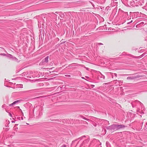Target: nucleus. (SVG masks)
Returning <instances> with one entry per match:
<instances>
[{
	"label": "nucleus",
	"instance_id": "f3484780",
	"mask_svg": "<svg viewBox=\"0 0 147 147\" xmlns=\"http://www.w3.org/2000/svg\"><path fill=\"white\" fill-rule=\"evenodd\" d=\"M7 55L5 53H2V55L4 56H7Z\"/></svg>",
	"mask_w": 147,
	"mask_h": 147
},
{
	"label": "nucleus",
	"instance_id": "72a5a7b5",
	"mask_svg": "<svg viewBox=\"0 0 147 147\" xmlns=\"http://www.w3.org/2000/svg\"><path fill=\"white\" fill-rule=\"evenodd\" d=\"M117 81V80H114V81Z\"/></svg>",
	"mask_w": 147,
	"mask_h": 147
},
{
	"label": "nucleus",
	"instance_id": "39448f33",
	"mask_svg": "<svg viewBox=\"0 0 147 147\" xmlns=\"http://www.w3.org/2000/svg\"><path fill=\"white\" fill-rule=\"evenodd\" d=\"M37 90L36 89H33L32 90H30L28 91H23L24 92H27L28 93H32L36 92V91Z\"/></svg>",
	"mask_w": 147,
	"mask_h": 147
},
{
	"label": "nucleus",
	"instance_id": "e433bc0d",
	"mask_svg": "<svg viewBox=\"0 0 147 147\" xmlns=\"http://www.w3.org/2000/svg\"><path fill=\"white\" fill-rule=\"evenodd\" d=\"M146 125H147V122L146 123Z\"/></svg>",
	"mask_w": 147,
	"mask_h": 147
},
{
	"label": "nucleus",
	"instance_id": "9b49d317",
	"mask_svg": "<svg viewBox=\"0 0 147 147\" xmlns=\"http://www.w3.org/2000/svg\"><path fill=\"white\" fill-rule=\"evenodd\" d=\"M80 117L82 118V119H84L85 120H86V119H87V118L84 117L83 116H82V115H80Z\"/></svg>",
	"mask_w": 147,
	"mask_h": 147
},
{
	"label": "nucleus",
	"instance_id": "473e14b6",
	"mask_svg": "<svg viewBox=\"0 0 147 147\" xmlns=\"http://www.w3.org/2000/svg\"><path fill=\"white\" fill-rule=\"evenodd\" d=\"M18 125V124H16L15 125V126L17 125Z\"/></svg>",
	"mask_w": 147,
	"mask_h": 147
},
{
	"label": "nucleus",
	"instance_id": "f704fd0d",
	"mask_svg": "<svg viewBox=\"0 0 147 147\" xmlns=\"http://www.w3.org/2000/svg\"><path fill=\"white\" fill-rule=\"evenodd\" d=\"M56 13H57V12H56Z\"/></svg>",
	"mask_w": 147,
	"mask_h": 147
},
{
	"label": "nucleus",
	"instance_id": "7c9ffc66",
	"mask_svg": "<svg viewBox=\"0 0 147 147\" xmlns=\"http://www.w3.org/2000/svg\"><path fill=\"white\" fill-rule=\"evenodd\" d=\"M11 122H12V123H14L15 122L14 121H12Z\"/></svg>",
	"mask_w": 147,
	"mask_h": 147
},
{
	"label": "nucleus",
	"instance_id": "f8f14e48",
	"mask_svg": "<svg viewBox=\"0 0 147 147\" xmlns=\"http://www.w3.org/2000/svg\"><path fill=\"white\" fill-rule=\"evenodd\" d=\"M117 82L119 84H120V83H123V81L122 80H118Z\"/></svg>",
	"mask_w": 147,
	"mask_h": 147
},
{
	"label": "nucleus",
	"instance_id": "f257e3e1",
	"mask_svg": "<svg viewBox=\"0 0 147 147\" xmlns=\"http://www.w3.org/2000/svg\"><path fill=\"white\" fill-rule=\"evenodd\" d=\"M126 126L123 125L113 124L106 127L107 129L111 131H116L121 128H124Z\"/></svg>",
	"mask_w": 147,
	"mask_h": 147
},
{
	"label": "nucleus",
	"instance_id": "a878e982",
	"mask_svg": "<svg viewBox=\"0 0 147 147\" xmlns=\"http://www.w3.org/2000/svg\"><path fill=\"white\" fill-rule=\"evenodd\" d=\"M17 119H18V120H20V117H18L17 118Z\"/></svg>",
	"mask_w": 147,
	"mask_h": 147
},
{
	"label": "nucleus",
	"instance_id": "c756f323",
	"mask_svg": "<svg viewBox=\"0 0 147 147\" xmlns=\"http://www.w3.org/2000/svg\"><path fill=\"white\" fill-rule=\"evenodd\" d=\"M82 79H84V77H82Z\"/></svg>",
	"mask_w": 147,
	"mask_h": 147
},
{
	"label": "nucleus",
	"instance_id": "393cba45",
	"mask_svg": "<svg viewBox=\"0 0 147 147\" xmlns=\"http://www.w3.org/2000/svg\"><path fill=\"white\" fill-rule=\"evenodd\" d=\"M5 107V105H4V104L2 106V108H4Z\"/></svg>",
	"mask_w": 147,
	"mask_h": 147
},
{
	"label": "nucleus",
	"instance_id": "20e7f679",
	"mask_svg": "<svg viewBox=\"0 0 147 147\" xmlns=\"http://www.w3.org/2000/svg\"><path fill=\"white\" fill-rule=\"evenodd\" d=\"M7 57L13 60H16L17 59L15 57H14L11 55L8 54L7 55Z\"/></svg>",
	"mask_w": 147,
	"mask_h": 147
},
{
	"label": "nucleus",
	"instance_id": "4be33fe9",
	"mask_svg": "<svg viewBox=\"0 0 147 147\" xmlns=\"http://www.w3.org/2000/svg\"><path fill=\"white\" fill-rule=\"evenodd\" d=\"M102 78L103 79H105V76L103 75L102 76Z\"/></svg>",
	"mask_w": 147,
	"mask_h": 147
},
{
	"label": "nucleus",
	"instance_id": "dca6fc26",
	"mask_svg": "<svg viewBox=\"0 0 147 147\" xmlns=\"http://www.w3.org/2000/svg\"><path fill=\"white\" fill-rule=\"evenodd\" d=\"M65 76L66 77H71L70 75H65Z\"/></svg>",
	"mask_w": 147,
	"mask_h": 147
},
{
	"label": "nucleus",
	"instance_id": "b1692460",
	"mask_svg": "<svg viewBox=\"0 0 147 147\" xmlns=\"http://www.w3.org/2000/svg\"><path fill=\"white\" fill-rule=\"evenodd\" d=\"M86 120L88 121H90V119H87V118L86 119Z\"/></svg>",
	"mask_w": 147,
	"mask_h": 147
},
{
	"label": "nucleus",
	"instance_id": "6e6552de",
	"mask_svg": "<svg viewBox=\"0 0 147 147\" xmlns=\"http://www.w3.org/2000/svg\"><path fill=\"white\" fill-rule=\"evenodd\" d=\"M49 58V56H47V57H46L44 59H43L42 60V63L46 62V63H47L48 62V61Z\"/></svg>",
	"mask_w": 147,
	"mask_h": 147
},
{
	"label": "nucleus",
	"instance_id": "6ab92c4d",
	"mask_svg": "<svg viewBox=\"0 0 147 147\" xmlns=\"http://www.w3.org/2000/svg\"><path fill=\"white\" fill-rule=\"evenodd\" d=\"M98 44L99 45H102L103 44L101 43H98Z\"/></svg>",
	"mask_w": 147,
	"mask_h": 147
},
{
	"label": "nucleus",
	"instance_id": "9d476101",
	"mask_svg": "<svg viewBox=\"0 0 147 147\" xmlns=\"http://www.w3.org/2000/svg\"><path fill=\"white\" fill-rule=\"evenodd\" d=\"M144 22H141L140 23H138L137 24V25H140V26H142L144 24Z\"/></svg>",
	"mask_w": 147,
	"mask_h": 147
},
{
	"label": "nucleus",
	"instance_id": "4468645a",
	"mask_svg": "<svg viewBox=\"0 0 147 147\" xmlns=\"http://www.w3.org/2000/svg\"><path fill=\"white\" fill-rule=\"evenodd\" d=\"M85 137H86V136H82V137L79 138L78 139H83V138Z\"/></svg>",
	"mask_w": 147,
	"mask_h": 147
},
{
	"label": "nucleus",
	"instance_id": "c9c22d12",
	"mask_svg": "<svg viewBox=\"0 0 147 147\" xmlns=\"http://www.w3.org/2000/svg\"><path fill=\"white\" fill-rule=\"evenodd\" d=\"M86 78H89V77H86Z\"/></svg>",
	"mask_w": 147,
	"mask_h": 147
},
{
	"label": "nucleus",
	"instance_id": "bb28decb",
	"mask_svg": "<svg viewBox=\"0 0 147 147\" xmlns=\"http://www.w3.org/2000/svg\"><path fill=\"white\" fill-rule=\"evenodd\" d=\"M113 73H112V74H111L112 77V78H113Z\"/></svg>",
	"mask_w": 147,
	"mask_h": 147
},
{
	"label": "nucleus",
	"instance_id": "f03ea898",
	"mask_svg": "<svg viewBox=\"0 0 147 147\" xmlns=\"http://www.w3.org/2000/svg\"><path fill=\"white\" fill-rule=\"evenodd\" d=\"M123 76H126L128 75H130L131 76L128 77L127 78V80H133L137 78H139V76H133L132 75L130 74H124Z\"/></svg>",
	"mask_w": 147,
	"mask_h": 147
},
{
	"label": "nucleus",
	"instance_id": "1a4fd4ad",
	"mask_svg": "<svg viewBox=\"0 0 147 147\" xmlns=\"http://www.w3.org/2000/svg\"><path fill=\"white\" fill-rule=\"evenodd\" d=\"M22 101V100H16V101H15L14 102V103H15V104H16L18 103H19V102H20V101Z\"/></svg>",
	"mask_w": 147,
	"mask_h": 147
},
{
	"label": "nucleus",
	"instance_id": "2f4dec72",
	"mask_svg": "<svg viewBox=\"0 0 147 147\" xmlns=\"http://www.w3.org/2000/svg\"><path fill=\"white\" fill-rule=\"evenodd\" d=\"M2 53L0 54V55H2Z\"/></svg>",
	"mask_w": 147,
	"mask_h": 147
},
{
	"label": "nucleus",
	"instance_id": "2eb2a0df",
	"mask_svg": "<svg viewBox=\"0 0 147 147\" xmlns=\"http://www.w3.org/2000/svg\"><path fill=\"white\" fill-rule=\"evenodd\" d=\"M83 123L84 124H88V123L86 121H84V122H83Z\"/></svg>",
	"mask_w": 147,
	"mask_h": 147
},
{
	"label": "nucleus",
	"instance_id": "c85d7f7f",
	"mask_svg": "<svg viewBox=\"0 0 147 147\" xmlns=\"http://www.w3.org/2000/svg\"><path fill=\"white\" fill-rule=\"evenodd\" d=\"M21 120H23V117H21Z\"/></svg>",
	"mask_w": 147,
	"mask_h": 147
},
{
	"label": "nucleus",
	"instance_id": "cd10ccee",
	"mask_svg": "<svg viewBox=\"0 0 147 147\" xmlns=\"http://www.w3.org/2000/svg\"><path fill=\"white\" fill-rule=\"evenodd\" d=\"M125 14H127V15H128L127 12H125Z\"/></svg>",
	"mask_w": 147,
	"mask_h": 147
},
{
	"label": "nucleus",
	"instance_id": "0eeeda50",
	"mask_svg": "<svg viewBox=\"0 0 147 147\" xmlns=\"http://www.w3.org/2000/svg\"><path fill=\"white\" fill-rule=\"evenodd\" d=\"M145 55V54L144 53H143L141 55L139 56L136 57H135L134 56H133V55H129V56H131L132 57L135 58H140L144 56Z\"/></svg>",
	"mask_w": 147,
	"mask_h": 147
},
{
	"label": "nucleus",
	"instance_id": "aec40b11",
	"mask_svg": "<svg viewBox=\"0 0 147 147\" xmlns=\"http://www.w3.org/2000/svg\"><path fill=\"white\" fill-rule=\"evenodd\" d=\"M114 75H115V76L116 77H117V74H116V73H114Z\"/></svg>",
	"mask_w": 147,
	"mask_h": 147
},
{
	"label": "nucleus",
	"instance_id": "4c0bfd02",
	"mask_svg": "<svg viewBox=\"0 0 147 147\" xmlns=\"http://www.w3.org/2000/svg\"><path fill=\"white\" fill-rule=\"evenodd\" d=\"M141 1V0H140L139 1Z\"/></svg>",
	"mask_w": 147,
	"mask_h": 147
},
{
	"label": "nucleus",
	"instance_id": "7ed1b4c3",
	"mask_svg": "<svg viewBox=\"0 0 147 147\" xmlns=\"http://www.w3.org/2000/svg\"><path fill=\"white\" fill-rule=\"evenodd\" d=\"M136 104H139L140 105H141V106L143 105L138 100H135L131 103V105L133 107H134V105H135Z\"/></svg>",
	"mask_w": 147,
	"mask_h": 147
},
{
	"label": "nucleus",
	"instance_id": "412c9836",
	"mask_svg": "<svg viewBox=\"0 0 147 147\" xmlns=\"http://www.w3.org/2000/svg\"><path fill=\"white\" fill-rule=\"evenodd\" d=\"M132 22H133V21L131 20V22L127 23V24H129L131 23Z\"/></svg>",
	"mask_w": 147,
	"mask_h": 147
},
{
	"label": "nucleus",
	"instance_id": "ddd939ff",
	"mask_svg": "<svg viewBox=\"0 0 147 147\" xmlns=\"http://www.w3.org/2000/svg\"><path fill=\"white\" fill-rule=\"evenodd\" d=\"M15 103H14V102H13V103H12L9 105V106H13V105H15Z\"/></svg>",
	"mask_w": 147,
	"mask_h": 147
},
{
	"label": "nucleus",
	"instance_id": "5701e85b",
	"mask_svg": "<svg viewBox=\"0 0 147 147\" xmlns=\"http://www.w3.org/2000/svg\"><path fill=\"white\" fill-rule=\"evenodd\" d=\"M9 115L11 117H12V115L10 113H9Z\"/></svg>",
	"mask_w": 147,
	"mask_h": 147
},
{
	"label": "nucleus",
	"instance_id": "a211bd4d",
	"mask_svg": "<svg viewBox=\"0 0 147 147\" xmlns=\"http://www.w3.org/2000/svg\"><path fill=\"white\" fill-rule=\"evenodd\" d=\"M66 145H62L61 147H66Z\"/></svg>",
	"mask_w": 147,
	"mask_h": 147
},
{
	"label": "nucleus",
	"instance_id": "423d86ee",
	"mask_svg": "<svg viewBox=\"0 0 147 147\" xmlns=\"http://www.w3.org/2000/svg\"><path fill=\"white\" fill-rule=\"evenodd\" d=\"M139 14L138 12H134L133 13V15L134 16L133 17V16H132V19H133L134 18H136L137 17H138V14Z\"/></svg>",
	"mask_w": 147,
	"mask_h": 147
}]
</instances>
